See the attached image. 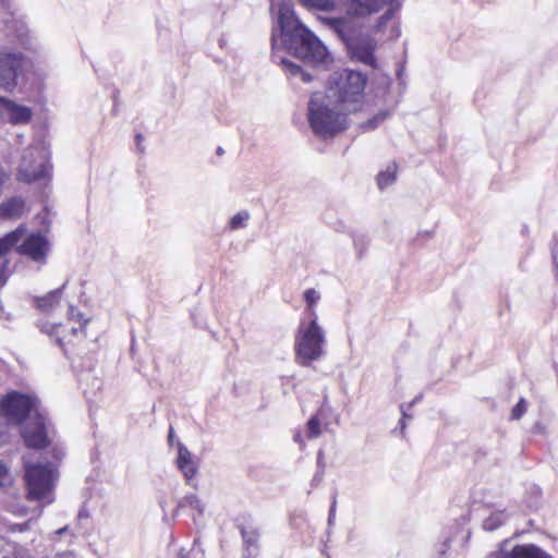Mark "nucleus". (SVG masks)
I'll list each match as a JSON object with an SVG mask.
<instances>
[{"label": "nucleus", "mask_w": 558, "mask_h": 558, "mask_svg": "<svg viewBox=\"0 0 558 558\" xmlns=\"http://www.w3.org/2000/svg\"><path fill=\"white\" fill-rule=\"evenodd\" d=\"M401 3L402 0H344L343 15L318 16V20L326 29L343 43L353 61L375 69L377 43L369 34L363 33L361 20L384 10L371 27V32L375 34L383 33L401 8Z\"/></svg>", "instance_id": "nucleus-1"}, {"label": "nucleus", "mask_w": 558, "mask_h": 558, "mask_svg": "<svg viewBox=\"0 0 558 558\" xmlns=\"http://www.w3.org/2000/svg\"><path fill=\"white\" fill-rule=\"evenodd\" d=\"M89 319L84 318L83 314L70 308L69 316L64 323L56 324L48 320L40 322V330L53 337L57 344L63 350L64 354H72L78 351L86 339V325Z\"/></svg>", "instance_id": "nucleus-6"}, {"label": "nucleus", "mask_w": 558, "mask_h": 558, "mask_svg": "<svg viewBox=\"0 0 558 558\" xmlns=\"http://www.w3.org/2000/svg\"><path fill=\"white\" fill-rule=\"evenodd\" d=\"M62 289H56L48 292L44 296H37L34 299V303L37 310L41 313H51L60 303Z\"/></svg>", "instance_id": "nucleus-19"}, {"label": "nucleus", "mask_w": 558, "mask_h": 558, "mask_svg": "<svg viewBox=\"0 0 558 558\" xmlns=\"http://www.w3.org/2000/svg\"><path fill=\"white\" fill-rule=\"evenodd\" d=\"M14 485V476L9 464L0 460V490H7Z\"/></svg>", "instance_id": "nucleus-25"}, {"label": "nucleus", "mask_w": 558, "mask_h": 558, "mask_svg": "<svg viewBox=\"0 0 558 558\" xmlns=\"http://www.w3.org/2000/svg\"><path fill=\"white\" fill-rule=\"evenodd\" d=\"M386 119V113H379L376 117H374L372 120L367 121L366 128L368 129H375L378 126L379 123H381Z\"/></svg>", "instance_id": "nucleus-32"}, {"label": "nucleus", "mask_w": 558, "mask_h": 558, "mask_svg": "<svg viewBox=\"0 0 558 558\" xmlns=\"http://www.w3.org/2000/svg\"><path fill=\"white\" fill-rule=\"evenodd\" d=\"M49 163L43 157L39 162H34L25 156L23 162L19 168L16 179L20 182L32 183L49 175Z\"/></svg>", "instance_id": "nucleus-12"}, {"label": "nucleus", "mask_w": 558, "mask_h": 558, "mask_svg": "<svg viewBox=\"0 0 558 558\" xmlns=\"http://www.w3.org/2000/svg\"><path fill=\"white\" fill-rule=\"evenodd\" d=\"M488 558H553L542 548L533 544L515 545L510 551L500 549L494 551Z\"/></svg>", "instance_id": "nucleus-13"}, {"label": "nucleus", "mask_w": 558, "mask_h": 558, "mask_svg": "<svg viewBox=\"0 0 558 558\" xmlns=\"http://www.w3.org/2000/svg\"><path fill=\"white\" fill-rule=\"evenodd\" d=\"M366 82L365 74L343 69L330 74L327 81L326 94L350 114L362 107Z\"/></svg>", "instance_id": "nucleus-3"}, {"label": "nucleus", "mask_w": 558, "mask_h": 558, "mask_svg": "<svg viewBox=\"0 0 558 558\" xmlns=\"http://www.w3.org/2000/svg\"><path fill=\"white\" fill-rule=\"evenodd\" d=\"M397 163L391 162L387 166V168L383 171H380L377 175V184L380 190L386 189L387 186L391 185L396 181L397 177Z\"/></svg>", "instance_id": "nucleus-23"}, {"label": "nucleus", "mask_w": 558, "mask_h": 558, "mask_svg": "<svg viewBox=\"0 0 558 558\" xmlns=\"http://www.w3.org/2000/svg\"><path fill=\"white\" fill-rule=\"evenodd\" d=\"M335 512H336V499L333 500L331 507H330V511H329V522H331V520L333 519L335 517Z\"/></svg>", "instance_id": "nucleus-36"}, {"label": "nucleus", "mask_w": 558, "mask_h": 558, "mask_svg": "<svg viewBox=\"0 0 558 558\" xmlns=\"http://www.w3.org/2000/svg\"><path fill=\"white\" fill-rule=\"evenodd\" d=\"M270 11L277 17L278 29L271 34L274 50L284 49L312 64H327L330 52L323 41L296 16L290 0H271Z\"/></svg>", "instance_id": "nucleus-2"}, {"label": "nucleus", "mask_w": 558, "mask_h": 558, "mask_svg": "<svg viewBox=\"0 0 558 558\" xmlns=\"http://www.w3.org/2000/svg\"><path fill=\"white\" fill-rule=\"evenodd\" d=\"M10 259H4L1 264V267H0V288H2L8 279H9V276H10V271H9V267H10Z\"/></svg>", "instance_id": "nucleus-30"}, {"label": "nucleus", "mask_w": 558, "mask_h": 558, "mask_svg": "<svg viewBox=\"0 0 558 558\" xmlns=\"http://www.w3.org/2000/svg\"><path fill=\"white\" fill-rule=\"evenodd\" d=\"M173 438V429L170 428V432H169V439Z\"/></svg>", "instance_id": "nucleus-37"}, {"label": "nucleus", "mask_w": 558, "mask_h": 558, "mask_svg": "<svg viewBox=\"0 0 558 558\" xmlns=\"http://www.w3.org/2000/svg\"><path fill=\"white\" fill-rule=\"evenodd\" d=\"M527 410V402L524 398H520L518 403L513 407L511 411V418L512 420H520Z\"/></svg>", "instance_id": "nucleus-28"}, {"label": "nucleus", "mask_w": 558, "mask_h": 558, "mask_svg": "<svg viewBox=\"0 0 558 558\" xmlns=\"http://www.w3.org/2000/svg\"><path fill=\"white\" fill-rule=\"evenodd\" d=\"M244 225V216L242 213H238L235 216H233L229 221V229L235 230L241 228Z\"/></svg>", "instance_id": "nucleus-31"}, {"label": "nucleus", "mask_w": 558, "mask_h": 558, "mask_svg": "<svg viewBox=\"0 0 558 558\" xmlns=\"http://www.w3.org/2000/svg\"><path fill=\"white\" fill-rule=\"evenodd\" d=\"M326 331L315 319H301L294 338L295 361L311 366L326 354Z\"/></svg>", "instance_id": "nucleus-5"}, {"label": "nucleus", "mask_w": 558, "mask_h": 558, "mask_svg": "<svg viewBox=\"0 0 558 558\" xmlns=\"http://www.w3.org/2000/svg\"><path fill=\"white\" fill-rule=\"evenodd\" d=\"M180 511L189 512L193 520H196L204 514V505L195 494H189L178 502L175 512Z\"/></svg>", "instance_id": "nucleus-18"}, {"label": "nucleus", "mask_w": 558, "mask_h": 558, "mask_svg": "<svg viewBox=\"0 0 558 558\" xmlns=\"http://www.w3.org/2000/svg\"><path fill=\"white\" fill-rule=\"evenodd\" d=\"M401 413H402V416H403L402 418H404V417L407 416V413H405V411H404V407H403V405H401ZM400 426H401V430L403 432V430H404V428H405V422H404V420H401V421H400Z\"/></svg>", "instance_id": "nucleus-35"}, {"label": "nucleus", "mask_w": 558, "mask_h": 558, "mask_svg": "<svg viewBox=\"0 0 558 558\" xmlns=\"http://www.w3.org/2000/svg\"><path fill=\"white\" fill-rule=\"evenodd\" d=\"M348 113L326 93H315L308 102V122L313 132L322 137L333 136L348 125Z\"/></svg>", "instance_id": "nucleus-4"}, {"label": "nucleus", "mask_w": 558, "mask_h": 558, "mask_svg": "<svg viewBox=\"0 0 558 558\" xmlns=\"http://www.w3.org/2000/svg\"><path fill=\"white\" fill-rule=\"evenodd\" d=\"M272 59L275 62H278L281 64L282 70L287 74H290L291 76H294V77H300L301 81L304 83H308L313 80L312 75L310 73L303 71V69L300 65L291 62L290 60H287L286 58L279 56L277 52H274Z\"/></svg>", "instance_id": "nucleus-20"}, {"label": "nucleus", "mask_w": 558, "mask_h": 558, "mask_svg": "<svg viewBox=\"0 0 558 558\" xmlns=\"http://www.w3.org/2000/svg\"><path fill=\"white\" fill-rule=\"evenodd\" d=\"M507 519L508 514L505 511H494L483 521V527L486 531H495L501 526Z\"/></svg>", "instance_id": "nucleus-24"}, {"label": "nucleus", "mask_w": 558, "mask_h": 558, "mask_svg": "<svg viewBox=\"0 0 558 558\" xmlns=\"http://www.w3.org/2000/svg\"><path fill=\"white\" fill-rule=\"evenodd\" d=\"M320 435V422L317 416H313L307 422V437L316 438Z\"/></svg>", "instance_id": "nucleus-27"}, {"label": "nucleus", "mask_w": 558, "mask_h": 558, "mask_svg": "<svg viewBox=\"0 0 558 558\" xmlns=\"http://www.w3.org/2000/svg\"><path fill=\"white\" fill-rule=\"evenodd\" d=\"M177 466L182 472L186 483H190L197 474L198 464L190 450L182 444L178 446Z\"/></svg>", "instance_id": "nucleus-14"}, {"label": "nucleus", "mask_w": 558, "mask_h": 558, "mask_svg": "<svg viewBox=\"0 0 558 558\" xmlns=\"http://www.w3.org/2000/svg\"><path fill=\"white\" fill-rule=\"evenodd\" d=\"M260 532L257 527L246 530V558L255 557L259 553Z\"/></svg>", "instance_id": "nucleus-22"}, {"label": "nucleus", "mask_w": 558, "mask_h": 558, "mask_svg": "<svg viewBox=\"0 0 558 558\" xmlns=\"http://www.w3.org/2000/svg\"><path fill=\"white\" fill-rule=\"evenodd\" d=\"M0 105L9 114L12 124H25L32 120V109L26 106L16 105L14 101L0 97Z\"/></svg>", "instance_id": "nucleus-15"}, {"label": "nucleus", "mask_w": 558, "mask_h": 558, "mask_svg": "<svg viewBox=\"0 0 558 558\" xmlns=\"http://www.w3.org/2000/svg\"><path fill=\"white\" fill-rule=\"evenodd\" d=\"M50 250L48 238L40 232H32L16 244V253L38 266L47 264Z\"/></svg>", "instance_id": "nucleus-9"}, {"label": "nucleus", "mask_w": 558, "mask_h": 558, "mask_svg": "<svg viewBox=\"0 0 558 558\" xmlns=\"http://www.w3.org/2000/svg\"><path fill=\"white\" fill-rule=\"evenodd\" d=\"M34 408V400L19 391H11L0 400V415L17 425L26 421Z\"/></svg>", "instance_id": "nucleus-8"}, {"label": "nucleus", "mask_w": 558, "mask_h": 558, "mask_svg": "<svg viewBox=\"0 0 558 558\" xmlns=\"http://www.w3.org/2000/svg\"><path fill=\"white\" fill-rule=\"evenodd\" d=\"M143 140H144V137H143V135L141 133H137L135 135L136 145H137L140 150H143V148L141 147Z\"/></svg>", "instance_id": "nucleus-34"}, {"label": "nucleus", "mask_w": 558, "mask_h": 558, "mask_svg": "<svg viewBox=\"0 0 558 558\" xmlns=\"http://www.w3.org/2000/svg\"><path fill=\"white\" fill-rule=\"evenodd\" d=\"M294 439H295V441L301 442V438H300V435H299V434H296V435H295V438H294Z\"/></svg>", "instance_id": "nucleus-38"}, {"label": "nucleus", "mask_w": 558, "mask_h": 558, "mask_svg": "<svg viewBox=\"0 0 558 558\" xmlns=\"http://www.w3.org/2000/svg\"><path fill=\"white\" fill-rule=\"evenodd\" d=\"M26 211V203L20 196H12L0 203V220L20 219Z\"/></svg>", "instance_id": "nucleus-16"}, {"label": "nucleus", "mask_w": 558, "mask_h": 558, "mask_svg": "<svg viewBox=\"0 0 558 558\" xmlns=\"http://www.w3.org/2000/svg\"><path fill=\"white\" fill-rule=\"evenodd\" d=\"M22 437L27 448H47L50 444V440L47 435L46 420L44 415L36 413L32 422L22 430Z\"/></svg>", "instance_id": "nucleus-10"}, {"label": "nucleus", "mask_w": 558, "mask_h": 558, "mask_svg": "<svg viewBox=\"0 0 558 558\" xmlns=\"http://www.w3.org/2000/svg\"><path fill=\"white\" fill-rule=\"evenodd\" d=\"M400 36V29H399V26L395 25L391 27L390 29V38L391 39H396Z\"/></svg>", "instance_id": "nucleus-33"}, {"label": "nucleus", "mask_w": 558, "mask_h": 558, "mask_svg": "<svg viewBox=\"0 0 558 558\" xmlns=\"http://www.w3.org/2000/svg\"><path fill=\"white\" fill-rule=\"evenodd\" d=\"M27 227L25 223L19 225L14 230L0 238V258L5 257L12 250L16 251V244L25 236Z\"/></svg>", "instance_id": "nucleus-17"}, {"label": "nucleus", "mask_w": 558, "mask_h": 558, "mask_svg": "<svg viewBox=\"0 0 558 558\" xmlns=\"http://www.w3.org/2000/svg\"><path fill=\"white\" fill-rule=\"evenodd\" d=\"M23 54L0 51V86L10 89L16 85L19 71L22 68Z\"/></svg>", "instance_id": "nucleus-11"}, {"label": "nucleus", "mask_w": 558, "mask_h": 558, "mask_svg": "<svg viewBox=\"0 0 558 558\" xmlns=\"http://www.w3.org/2000/svg\"><path fill=\"white\" fill-rule=\"evenodd\" d=\"M24 481L27 489L26 498L31 501H53L51 497L54 488L56 475L49 464L26 463L24 466Z\"/></svg>", "instance_id": "nucleus-7"}, {"label": "nucleus", "mask_w": 558, "mask_h": 558, "mask_svg": "<svg viewBox=\"0 0 558 558\" xmlns=\"http://www.w3.org/2000/svg\"><path fill=\"white\" fill-rule=\"evenodd\" d=\"M301 3L310 9L319 11H333L336 9L337 0H300Z\"/></svg>", "instance_id": "nucleus-26"}, {"label": "nucleus", "mask_w": 558, "mask_h": 558, "mask_svg": "<svg viewBox=\"0 0 558 558\" xmlns=\"http://www.w3.org/2000/svg\"><path fill=\"white\" fill-rule=\"evenodd\" d=\"M31 520L23 523H11L7 525V531L10 533H24L31 529Z\"/></svg>", "instance_id": "nucleus-29"}, {"label": "nucleus", "mask_w": 558, "mask_h": 558, "mask_svg": "<svg viewBox=\"0 0 558 558\" xmlns=\"http://www.w3.org/2000/svg\"><path fill=\"white\" fill-rule=\"evenodd\" d=\"M320 299L319 293L315 289H307L304 291V300L306 302V308L304 316L301 319H315L318 320V315L315 310V305Z\"/></svg>", "instance_id": "nucleus-21"}]
</instances>
